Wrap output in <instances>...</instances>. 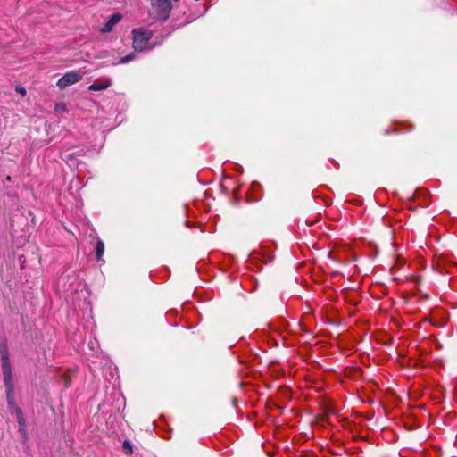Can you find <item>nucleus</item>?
<instances>
[{
    "label": "nucleus",
    "instance_id": "nucleus-2",
    "mask_svg": "<svg viewBox=\"0 0 457 457\" xmlns=\"http://www.w3.org/2000/svg\"><path fill=\"white\" fill-rule=\"evenodd\" d=\"M151 14L162 21H166L170 13L172 5L170 0H152Z\"/></svg>",
    "mask_w": 457,
    "mask_h": 457
},
{
    "label": "nucleus",
    "instance_id": "nucleus-7",
    "mask_svg": "<svg viewBox=\"0 0 457 457\" xmlns=\"http://www.w3.org/2000/svg\"><path fill=\"white\" fill-rule=\"evenodd\" d=\"M104 253V242L98 240L96 246V257L99 261Z\"/></svg>",
    "mask_w": 457,
    "mask_h": 457
},
{
    "label": "nucleus",
    "instance_id": "nucleus-1",
    "mask_svg": "<svg viewBox=\"0 0 457 457\" xmlns=\"http://www.w3.org/2000/svg\"><path fill=\"white\" fill-rule=\"evenodd\" d=\"M1 354V367L4 377V383L6 390V400L8 403L9 409L12 412L16 413L17 420L20 427H23L25 424L24 418L22 416L21 409L16 407L14 404V382L12 378V371L11 361L9 359V352L6 345L3 344L0 347Z\"/></svg>",
    "mask_w": 457,
    "mask_h": 457
},
{
    "label": "nucleus",
    "instance_id": "nucleus-6",
    "mask_svg": "<svg viewBox=\"0 0 457 457\" xmlns=\"http://www.w3.org/2000/svg\"><path fill=\"white\" fill-rule=\"evenodd\" d=\"M112 85V80L110 79H104L103 80L95 81L88 87L90 91H100L106 89Z\"/></svg>",
    "mask_w": 457,
    "mask_h": 457
},
{
    "label": "nucleus",
    "instance_id": "nucleus-4",
    "mask_svg": "<svg viewBox=\"0 0 457 457\" xmlns=\"http://www.w3.org/2000/svg\"><path fill=\"white\" fill-rule=\"evenodd\" d=\"M83 78V73L80 71H71L65 73L58 81L57 86L60 88H65L68 86L73 85L80 81Z\"/></svg>",
    "mask_w": 457,
    "mask_h": 457
},
{
    "label": "nucleus",
    "instance_id": "nucleus-8",
    "mask_svg": "<svg viewBox=\"0 0 457 457\" xmlns=\"http://www.w3.org/2000/svg\"><path fill=\"white\" fill-rule=\"evenodd\" d=\"M135 58H136V54L132 53V54H129L122 57L120 60L119 63H128V62H131L132 60H134Z\"/></svg>",
    "mask_w": 457,
    "mask_h": 457
},
{
    "label": "nucleus",
    "instance_id": "nucleus-5",
    "mask_svg": "<svg viewBox=\"0 0 457 457\" xmlns=\"http://www.w3.org/2000/svg\"><path fill=\"white\" fill-rule=\"evenodd\" d=\"M122 16L120 13H114L111 16V18L105 22L104 27L100 29V32L102 33H109L113 28L120 22Z\"/></svg>",
    "mask_w": 457,
    "mask_h": 457
},
{
    "label": "nucleus",
    "instance_id": "nucleus-9",
    "mask_svg": "<svg viewBox=\"0 0 457 457\" xmlns=\"http://www.w3.org/2000/svg\"><path fill=\"white\" fill-rule=\"evenodd\" d=\"M123 448L127 454H130L132 453V446L129 441H124Z\"/></svg>",
    "mask_w": 457,
    "mask_h": 457
},
{
    "label": "nucleus",
    "instance_id": "nucleus-3",
    "mask_svg": "<svg viewBox=\"0 0 457 457\" xmlns=\"http://www.w3.org/2000/svg\"><path fill=\"white\" fill-rule=\"evenodd\" d=\"M133 34V48L135 51H143L147 48V43L152 37V32L142 29H134Z\"/></svg>",
    "mask_w": 457,
    "mask_h": 457
},
{
    "label": "nucleus",
    "instance_id": "nucleus-10",
    "mask_svg": "<svg viewBox=\"0 0 457 457\" xmlns=\"http://www.w3.org/2000/svg\"><path fill=\"white\" fill-rule=\"evenodd\" d=\"M16 91L18 93H20L21 96H25L26 95V89L24 87H16Z\"/></svg>",
    "mask_w": 457,
    "mask_h": 457
},
{
    "label": "nucleus",
    "instance_id": "nucleus-11",
    "mask_svg": "<svg viewBox=\"0 0 457 457\" xmlns=\"http://www.w3.org/2000/svg\"><path fill=\"white\" fill-rule=\"evenodd\" d=\"M71 382L70 379L67 377H64V386L68 387L70 386Z\"/></svg>",
    "mask_w": 457,
    "mask_h": 457
}]
</instances>
